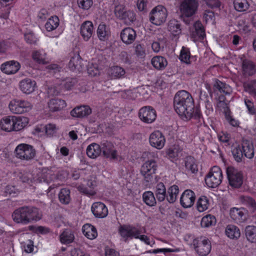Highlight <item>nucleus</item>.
<instances>
[{"label":"nucleus","instance_id":"1","mask_svg":"<svg viewBox=\"0 0 256 256\" xmlns=\"http://www.w3.org/2000/svg\"><path fill=\"white\" fill-rule=\"evenodd\" d=\"M174 107L176 112L186 118L200 120L202 118L200 109L194 106V100L187 91H178L174 98Z\"/></svg>","mask_w":256,"mask_h":256},{"label":"nucleus","instance_id":"2","mask_svg":"<svg viewBox=\"0 0 256 256\" xmlns=\"http://www.w3.org/2000/svg\"><path fill=\"white\" fill-rule=\"evenodd\" d=\"M26 117L10 116H6L0 121L2 129L6 132L18 131L22 130L28 124Z\"/></svg>","mask_w":256,"mask_h":256},{"label":"nucleus","instance_id":"3","mask_svg":"<svg viewBox=\"0 0 256 256\" xmlns=\"http://www.w3.org/2000/svg\"><path fill=\"white\" fill-rule=\"evenodd\" d=\"M198 0H182L180 4V16L187 24H190L189 18L194 16L198 12Z\"/></svg>","mask_w":256,"mask_h":256},{"label":"nucleus","instance_id":"4","mask_svg":"<svg viewBox=\"0 0 256 256\" xmlns=\"http://www.w3.org/2000/svg\"><path fill=\"white\" fill-rule=\"evenodd\" d=\"M192 246L194 248L196 254L200 256H208L212 250L210 241L204 236L196 238L193 240Z\"/></svg>","mask_w":256,"mask_h":256},{"label":"nucleus","instance_id":"5","mask_svg":"<svg viewBox=\"0 0 256 256\" xmlns=\"http://www.w3.org/2000/svg\"><path fill=\"white\" fill-rule=\"evenodd\" d=\"M116 16L128 26H130L136 20V14L130 10H127L124 5H117L114 8Z\"/></svg>","mask_w":256,"mask_h":256},{"label":"nucleus","instance_id":"6","mask_svg":"<svg viewBox=\"0 0 256 256\" xmlns=\"http://www.w3.org/2000/svg\"><path fill=\"white\" fill-rule=\"evenodd\" d=\"M222 177L220 168L218 166H214L206 176L205 182L209 188H214L220 184Z\"/></svg>","mask_w":256,"mask_h":256},{"label":"nucleus","instance_id":"7","mask_svg":"<svg viewBox=\"0 0 256 256\" xmlns=\"http://www.w3.org/2000/svg\"><path fill=\"white\" fill-rule=\"evenodd\" d=\"M167 10L162 5L154 7L149 14V20L153 24L160 26L166 21Z\"/></svg>","mask_w":256,"mask_h":256},{"label":"nucleus","instance_id":"8","mask_svg":"<svg viewBox=\"0 0 256 256\" xmlns=\"http://www.w3.org/2000/svg\"><path fill=\"white\" fill-rule=\"evenodd\" d=\"M16 158L26 160L33 159L36 154V150L32 145L26 144H18L14 150Z\"/></svg>","mask_w":256,"mask_h":256},{"label":"nucleus","instance_id":"9","mask_svg":"<svg viewBox=\"0 0 256 256\" xmlns=\"http://www.w3.org/2000/svg\"><path fill=\"white\" fill-rule=\"evenodd\" d=\"M157 168L156 162L154 160H148L142 164L140 172L144 176V182L148 183L152 181Z\"/></svg>","mask_w":256,"mask_h":256},{"label":"nucleus","instance_id":"10","mask_svg":"<svg viewBox=\"0 0 256 256\" xmlns=\"http://www.w3.org/2000/svg\"><path fill=\"white\" fill-rule=\"evenodd\" d=\"M226 172L230 185L234 188H240L243 182L242 172L232 166L228 167Z\"/></svg>","mask_w":256,"mask_h":256},{"label":"nucleus","instance_id":"11","mask_svg":"<svg viewBox=\"0 0 256 256\" xmlns=\"http://www.w3.org/2000/svg\"><path fill=\"white\" fill-rule=\"evenodd\" d=\"M32 107V104L27 100H13L9 104L10 111L14 114H22L29 111Z\"/></svg>","mask_w":256,"mask_h":256},{"label":"nucleus","instance_id":"12","mask_svg":"<svg viewBox=\"0 0 256 256\" xmlns=\"http://www.w3.org/2000/svg\"><path fill=\"white\" fill-rule=\"evenodd\" d=\"M138 117L144 122L152 124L156 119V111L151 106H143L139 110Z\"/></svg>","mask_w":256,"mask_h":256},{"label":"nucleus","instance_id":"13","mask_svg":"<svg viewBox=\"0 0 256 256\" xmlns=\"http://www.w3.org/2000/svg\"><path fill=\"white\" fill-rule=\"evenodd\" d=\"M27 224L32 222H37L42 218V213L39 208L33 206H22Z\"/></svg>","mask_w":256,"mask_h":256},{"label":"nucleus","instance_id":"14","mask_svg":"<svg viewBox=\"0 0 256 256\" xmlns=\"http://www.w3.org/2000/svg\"><path fill=\"white\" fill-rule=\"evenodd\" d=\"M138 228L132 225L124 224L118 228V232L120 236L126 242L129 239L134 238Z\"/></svg>","mask_w":256,"mask_h":256},{"label":"nucleus","instance_id":"15","mask_svg":"<svg viewBox=\"0 0 256 256\" xmlns=\"http://www.w3.org/2000/svg\"><path fill=\"white\" fill-rule=\"evenodd\" d=\"M149 142L151 146L160 150L164 146L166 139L161 132L156 130L150 134Z\"/></svg>","mask_w":256,"mask_h":256},{"label":"nucleus","instance_id":"16","mask_svg":"<svg viewBox=\"0 0 256 256\" xmlns=\"http://www.w3.org/2000/svg\"><path fill=\"white\" fill-rule=\"evenodd\" d=\"M101 149L102 156L106 158L116 159L117 151L114 148L113 144L108 141H103L101 143Z\"/></svg>","mask_w":256,"mask_h":256},{"label":"nucleus","instance_id":"17","mask_svg":"<svg viewBox=\"0 0 256 256\" xmlns=\"http://www.w3.org/2000/svg\"><path fill=\"white\" fill-rule=\"evenodd\" d=\"M194 30L190 34L191 38L194 42L203 40L206 36L204 28L200 21L196 22L194 24Z\"/></svg>","mask_w":256,"mask_h":256},{"label":"nucleus","instance_id":"18","mask_svg":"<svg viewBox=\"0 0 256 256\" xmlns=\"http://www.w3.org/2000/svg\"><path fill=\"white\" fill-rule=\"evenodd\" d=\"M94 215L98 218H104L108 216V210L105 204L101 202H96L92 206Z\"/></svg>","mask_w":256,"mask_h":256},{"label":"nucleus","instance_id":"19","mask_svg":"<svg viewBox=\"0 0 256 256\" xmlns=\"http://www.w3.org/2000/svg\"><path fill=\"white\" fill-rule=\"evenodd\" d=\"M230 218L238 224L244 222L247 218L246 212L243 208H233L230 209Z\"/></svg>","mask_w":256,"mask_h":256},{"label":"nucleus","instance_id":"20","mask_svg":"<svg viewBox=\"0 0 256 256\" xmlns=\"http://www.w3.org/2000/svg\"><path fill=\"white\" fill-rule=\"evenodd\" d=\"M20 68V65L18 62L10 60L2 64L0 66V70L6 74H12L18 72Z\"/></svg>","mask_w":256,"mask_h":256},{"label":"nucleus","instance_id":"21","mask_svg":"<svg viewBox=\"0 0 256 256\" xmlns=\"http://www.w3.org/2000/svg\"><path fill=\"white\" fill-rule=\"evenodd\" d=\"M136 36V31L130 27L124 28L120 32V38L126 44H132L135 40Z\"/></svg>","mask_w":256,"mask_h":256},{"label":"nucleus","instance_id":"22","mask_svg":"<svg viewBox=\"0 0 256 256\" xmlns=\"http://www.w3.org/2000/svg\"><path fill=\"white\" fill-rule=\"evenodd\" d=\"M242 74L246 77L252 76L256 72V64L249 60H242Z\"/></svg>","mask_w":256,"mask_h":256},{"label":"nucleus","instance_id":"23","mask_svg":"<svg viewBox=\"0 0 256 256\" xmlns=\"http://www.w3.org/2000/svg\"><path fill=\"white\" fill-rule=\"evenodd\" d=\"M94 30V25L92 22L86 20L80 26V33L84 40L88 41L91 38Z\"/></svg>","mask_w":256,"mask_h":256},{"label":"nucleus","instance_id":"24","mask_svg":"<svg viewBox=\"0 0 256 256\" xmlns=\"http://www.w3.org/2000/svg\"><path fill=\"white\" fill-rule=\"evenodd\" d=\"M92 113V109L88 106L84 105L77 106L72 110L70 114L73 117L83 118Z\"/></svg>","mask_w":256,"mask_h":256},{"label":"nucleus","instance_id":"25","mask_svg":"<svg viewBox=\"0 0 256 256\" xmlns=\"http://www.w3.org/2000/svg\"><path fill=\"white\" fill-rule=\"evenodd\" d=\"M20 88L24 94H30L32 93L36 86V82L30 78H25L20 82Z\"/></svg>","mask_w":256,"mask_h":256},{"label":"nucleus","instance_id":"26","mask_svg":"<svg viewBox=\"0 0 256 256\" xmlns=\"http://www.w3.org/2000/svg\"><path fill=\"white\" fill-rule=\"evenodd\" d=\"M50 110L52 112H58L62 110L66 106L64 100L58 98H54L48 103Z\"/></svg>","mask_w":256,"mask_h":256},{"label":"nucleus","instance_id":"27","mask_svg":"<svg viewBox=\"0 0 256 256\" xmlns=\"http://www.w3.org/2000/svg\"><path fill=\"white\" fill-rule=\"evenodd\" d=\"M196 196L194 193H182L180 202L184 208L191 207L194 204Z\"/></svg>","mask_w":256,"mask_h":256},{"label":"nucleus","instance_id":"28","mask_svg":"<svg viewBox=\"0 0 256 256\" xmlns=\"http://www.w3.org/2000/svg\"><path fill=\"white\" fill-rule=\"evenodd\" d=\"M242 147L243 156L250 159L254 157V146L251 142L247 140H243Z\"/></svg>","mask_w":256,"mask_h":256},{"label":"nucleus","instance_id":"29","mask_svg":"<svg viewBox=\"0 0 256 256\" xmlns=\"http://www.w3.org/2000/svg\"><path fill=\"white\" fill-rule=\"evenodd\" d=\"M200 102H204L207 110L210 112L213 111L212 104V94L209 92L200 91Z\"/></svg>","mask_w":256,"mask_h":256},{"label":"nucleus","instance_id":"30","mask_svg":"<svg viewBox=\"0 0 256 256\" xmlns=\"http://www.w3.org/2000/svg\"><path fill=\"white\" fill-rule=\"evenodd\" d=\"M83 234L88 239L94 240L98 236L96 228L90 224H84L82 228Z\"/></svg>","mask_w":256,"mask_h":256},{"label":"nucleus","instance_id":"31","mask_svg":"<svg viewBox=\"0 0 256 256\" xmlns=\"http://www.w3.org/2000/svg\"><path fill=\"white\" fill-rule=\"evenodd\" d=\"M68 66L72 71L76 70L81 71L82 70V59L79 54H74L68 62Z\"/></svg>","mask_w":256,"mask_h":256},{"label":"nucleus","instance_id":"32","mask_svg":"<svg viewBox=\"0 0 256 256\" xmlns=\"http://www.w3.org/2000/svg\"><path fill=\"white\" fill-rule=\"evenodd\" d=\"M12 216L13 220L15 222L22 224H27V219L25 218L22 206L14 210L12 214Z\"/></svg>","mask_w":256,"mask_h":256},{"label":"nucleus","instance_id":"33","mask_svg":"<svg viewBox=\"0 0 256 256\" xmlns=\"http://www.w3.org/2000/svg\"><path fill=\"white\" fill-rule=\"evenodd\" d=\"M102 153L100 146L96 143H92L86 148V154L90 158H94L99 156Z\"/></svg>","mask_w":256,"mask_h":256},{"label":"nucleus","instance_id":"34","mask_svg":"<svg viewBox=\"0 0 256 256\" xmlns=\"http://www.w3.org/2000/svg\"><path fill=\"white\" fill-rule=\"evenodd\" d=\"M74 239V232L70 229H66L60 236V242L64 244L72 242Z\"/></svg>","mask_w":256,"mask_h":256},{"label":"nucleus","instance_id":"35","mask_svg":"<svg viewBox=\"0 0 256 256\" xmlns=\"http://www.w3.org/2000/svg\"><path fill=\"white\" fill-rule=\"evenodd\" d=\"M152 64L156 69L162 70L167 66L168 62L165 58L162 56H156L152 58Z\"/></svg>","mask_w":256,"mask_h":256},{"label":"nucleus","instance_id":"36","mask_svg":"<svg viewBox=\"0 0 256 256\" xmlns=\"http://www.w3.org/2000/svg\"><path fill=\"white\" fill-rule=\"evenodd\" d=\"M97 35L101 41H105L108 38L110 34L106 26L104 24H100L97 29Z\"/></svg>","mask_w":256,"mask_h":256},{"label":"nucleus","instance_id":"37","mask_svg":"<svg viewBox=\"0 0 256 256\" xmlns=\"http://www.w3.org/2000/svg\"><path fill=\"white\" fill-rule=\"evenodd\" d=\"M225 232L228 237L231 239H237L240 236V229L236 226L232 224L227 226Z\"/></svg>","mask_w":256,"mask_h":256},{"label":"nucleus","instance_id":"38","mask_svg":"<svg viewBox=\"0 0 256 256\" xmlns=\"http://www.w3.org/2000/svg\"><path fill=\"white\" fill-rule=\"evenodd\" d=\"M181 25L179 22L176 20H172L168 24V30L174 35H178L181 33Z\"/></svg>","mask_w":256,"mask_h":256},{"label":"nucleus","instance_id":"39","mask_svg":"<svg viewBox=\"0 0 256 256\" xmlns=\"http://www.w3.org/2000/svg\"><path fill=\"white\" fill-rule=\"evenodd\" d=\"M233 4L234 9L239 12H246L250 7L247 0H234Z\"/></svg>","mask_w":256,"mask_h":256},{"label":"nucleus","instance_id":"40","mask_svg":"<svg viewBox=\"0 0 256 256\" xmlns=\"http://www.w3.org/2000/svg\"><path fill=\"white\" fill-rule=\"evenodd\" d=\"M60 24V20L56 16H52L48 18V20L45 24V28L47 31L51 32L56 29Z\"/></svg>","mask_w":256,"mask_h":256},{"label":"nucleus","instance_id":"41","mask_svg":"<svg viewBox=\"0 0 256 256\" xmlns=\"http://www.w3.org/2000/svg\"><path fill=\"white\" fill-rule=\"evenodd\" d=\"M246 236L247 240L251 242H256V226H248L245 228Z\"/></svg>","mask_w":256,"mask_h":256},{"label":"nucleus","instance_id":"42","mask_svg":"<svg viewBox=\"0 0 256 256\" xmlns=\"http://www.w3.org/2000/svg\"><path fill=\"white\" fill-rule=\"evenodd\" d=\"M228 86L218 80H216L214 84V92H219L226 94H230L228 92Z\"/></svg>","mask_w":256,"mask_h":256},{"label":"nucleus","instance_id":"43","mask_svg":"<svg viewBox=\"0 0 256 256\" xmlns=\"http://www.w3.org/2000/svg\"><path fill=\"white\" fill-rule=\"evenodd\" d=\"M216 220L214 216L211 214H207L204 216L201 220V226L203 228H208L214 226Z\"/></svg>","mask_w":256,"mask_h":256},{"label":"nucleus","instance_id":"44","mask_svg":"<svg viewBox=\"0 0 256 256\" xmlns=\"http://www.w3.org/2000/svg\"><path fill=\"white\" fill-rule=\"evenodd\" d=\"M109 74L112 78H120L124 76L126 72L122 68L114 66L110 68Z\"/></svg>","mask_w":256,"mask_h":256},{"label":"nucleus","instance_id":"45","mask_svg":"<svg viewBox=\"0 0 256 256\" xmlns=\"http://www.w3.org/2000/svg\"><path fill=\"white\" fill-rule=\"evenodd\" d=\"M185 166L194 174L198 170L197 165L195 164V160L192 156H188L186 158Z\"/></svg>","mask_w":256,"mask_h":256},{"label":"nucleus","instance_id":"46","mask_svg":"<svg viewBox=\"0 0 256 256\" xmlns=\"http://www.w3.org/2000/svg\"><path fill=\"white\" fill-rule=\"evenodd\" d=\"M209 206V200L206 196L200 197L196 204L197 209L200 212H203L206 210Z\"/></svg>","mask_w":256,"mask_h":256},{"label":"nucleus","instance_id":"47","mask_svg":"<svg viewBox=\"0 0 256 256\" xmlns=\"http://www.w3.org/2000/svg\"><path fill=\"white\" fill-rule=\"evenodd\" d=\"M146 232V229L144 227L138 228L134 238L139 239L146 244L150 245V244L149 238L144 234H141L142 233Z\"/></svg>","mask_w":256,"mask_h":256},{"label":"nucleus","instance_id":"48","mask_svg":"<svg viewBox=\"0 0 256 256\" xmlns=\"http://www.w3.org/2000/svg\"><path fill=\"white\" fill-rule=\"evenodd\" d=\"M240 200L242 204L248 207L252 212L256 210V202L252 198L243 196L240 198Z\"/></svg>","mask_w":256,"mask_h":256},{"label":"nucleus","instance_id":"49","mask_svg":"<svg viewBox=\"0 0 256 256\" xmlns=\"http://www.w3.org/2000/svg\"><path fill=\"white\" fill-rule=\"evenodd\" d=\"M242 146L238 145L234 147L232 150V152L234 158L237 162H241L243 158V153L242 151Z\"/></svg>","mask_w":256,"mask_h":256},{"label":"nucleus","instance_id":"50","mask_svg":"<svg viewBox=\"0 0 256 256\" xmlns=\"http://www.w3.org/2000/svg\"><path fill=\"white\" fill-rule=\"evenodd\" d=\"M76 78H67L62 80L61 84L66 90H70L77 83Z\"/></svg>","mask_w":256,"mask_h":256},{"label":"nucleus","instance_id":"51","mask_svg":"<svg viewBox=\"0 0 256 256\" xmlns=\"http://www.w3.org/2000/svg\"><path fill=\"white\" fill-rule=\"evenodd\" d=\"M142 198L144 202L148 206H152L156 204V200L154 193H143Z\"/></svg>","mask_w":256,"mask_h":256},{"label":"nucleus","instance_id":"52","mask_svg":"<svg viewBox=\"0 0 256 256\" xmlns=\"http://www.w3.org/2000/svg\"><path fill=\"white\" fill-rule=\"evenodd\" d=\"M29 230L37 234H46L50 232V228L43 226H30Z\"/></svg>","mask_w":256,"mask_h":256},{"label":"nucleus","instance_id":"53","mask_svg":"<svg viewBox=\"0 0 256 256\" xmlns=\"http://www.w3.org/2000/svg\"><path fill=\"white\" fill-rule=\"evenodd\" d=\"M190 50L188 48L183 46L180 51V60L185 63L190 62Z\"/></svg>","mask_w":256,"mask_h":256},{"label":"nucleus","instance_id":"54","mask_svg":"<svg viewBox=\"0 0 256 256\" xmlns=\"http://www.w3.org/2000/svg\"><path fill=\"white\" fill-rule=\"evenodd\" d=\"M33 59L39 64H44L46 58V54L40 50H36L32 52Z\"/></svg>","mask_w":256,"mask_h":256},{"label":"nucleus","instance_id":"55","mask_svg":"<svg viewBox=\"0 0 256 256\" xmlns=\"http://www.w3.org/2000/svg\"><path fill=\"white\" fill-rule=\"evenodd\" d=\"M79 8L83 10H88L93 4V0H77Z\"/></svg>","mask_w":256,"mask_h":256},{"label":"nucleus","instance_id":"56","mask_svg":"<svg viewBox=\"0 0 256 256\" xmlns=\"http://www.w3.org/2000/svg\"><path fill=\"white\" fill-rule=\"evenodd\" d=\"M68 176V172L66 170H58L57 173L54 175V178L58 180L61 182L65 181Z\"/></svg>","mask_w":256,"mask_h":256},{"label":"nucleus","instance_id":"57","mask_svg":"<svg viewBox=\"0 0 256 256\" xmlns=\"http://www.w3.org/2000/svg\"><path fill=\"white\" fill-rule=\"evenodd\" d=\"M119 58L120 62L126 64L130 65L132 64V60L130 56L126 51H122L119 54Z\"/></svg>","mask_w":256,"mask_h":256},{"label":"nucleus","instance_id":"58","mask_svg":"<svg viewBox=\"0 0 256 256\" xmlns=\"http://www.w3.org/2000/svg\"><path fill=\"white\" fill-rule=\"evenodd\" d=\"M135 48V54L138 56L140 58H143L145 56V48L144 46L140 44H136L134 46Z\"/></svg>","mask_w":256,"mask_h":256},{"label":"nucleus","instance_id":"59","mask_svg":"<svg viewBox=\"0 0 256 256\" xmlns=\"http://www.w3.org/2000/svg\"><path fill=\"white\" fill-rule=\"evenodd\" d=\"M214 17V12L209 10H205L202 14V18L206 23L209 21H212Z\"/></svg>","mask_w":256,"mask_h":256},{"label":"nucleus","instance_id":"60","mask_svg":"<svg viewBox=\"0 0 256 256\" xmlns=\"http://www.w3.org/2000/svg\"><path fill=\"white\" fill-rule=\"evenodd\" d=\"M24 39L26 42L30 44H36L37 38L32 32H28L24 34Z\"/></svg>","mask_w":256,"mask_h":256},{"label":"nucleus","instance_id":"61","mask_svg":"<svg viewBox=\"0 0 256 256\" xmlns=\"http://www.w3.org/2000/svg\"><path fill=\"white\" fill-rule=\"evenodd\" d=\"M244 86L246 91L249 92H256V82H252L248 83H244Z\"/></svg>","mask_w":256,"mask_h":256},{"label":"nucleus","instance_id":"62","mask_svg":"<svg viewBox=\"0 0 256 256\" xmlns=\"http://www.w3.org/2000/svg\"><path fill=\"white\" fill-rule=\"evenodd\" d=\"M206 4L212 8H219L221 2L219 0H202Z\"/></svg>","mask_w":256,"mask_h":256},{"label":"nucleus","instance_id":"63","mask_svg":"<svg viewBox=\"0 0 256 256\" xmlns=\"http://www.w3.org/2000/svg\"><path fill=\"white\" fill-rule=\"evenodd\" d=\"M178 150L176 147L170 148H168L166 152V155L170 158H176L178 156Z\"/></svg>","mask_w":256,"mask_h":256},{"label":"nucleus","instance_id":"64","mask_svg":"<svg viewBox=\"0 0 256 256\" xmlns=\"http://www.w3.org/2000/svg\"><path fill=\"white\" fill-rule=\"evenodd\" d=\"M58 198L63 204H68L70 200V193H58Z\"/></svg>","mask_w":256,"mask_h":256}]
</instances>
